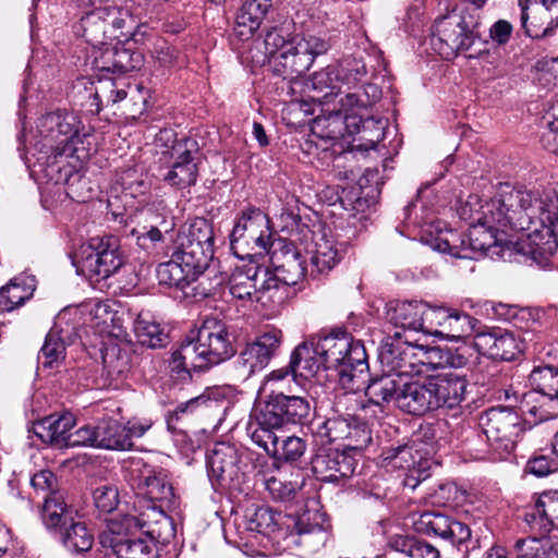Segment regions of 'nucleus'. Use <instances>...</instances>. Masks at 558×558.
Listing matches in <instances>:
<instances>
[{
    "mask_svg": "<svg viewBox=\"0 0 558 558\" xmlns=\"http://www.w3.org/2000/svg\"><path fill=\"white\" fill-rule=\"evenodd\" d=\"M539 201L527 190L499 183L494 197L482 201L470 195L460 216L470 221L466 234L452 230L435 239L434 248L458 258L478 259L492 247L501 245L508 231L531 229V217L539 210Z\"/></svg>",
    "mask_w": 558,
    "mask_h": 558,
    "instance_id": "f257e3e1",
    "label": "nucleus"
},
{
    "mask_svg": "<svg viewBox=\"0 0 558 558\" xmlns=\"http://www.w3.org/2000/svg\"><path fill=\"white\" fill-rule=\"evenodd\" d=\"M171 535L172 529L165 530L141 512L110 520L99 542L106 548L104 558H156V544L168 542Z\"/></svg>",
    "mask_w": 558,
    "mask_h": 558,
    "instance_id": "f03ea898",
    "label": "nucleus"
},
{
    "mask_svg": "<svg viewBox=\"0 0 558 558\" xmlns=\"http://www.w3.org/2000/svg\"><path fill=\"white\" fill-rule=\"evenodd\" d=\"M264 44L275 72L287 77H298L307 72L315 59L331 47L325 37L290 35L277 27L266 33Z\"/></svg>",
    "mask_w": 558,
    "mask_h": 558,
    "instance_id": "7ed1b4c3",
    "label": "nucleus"
},
{
    "mask_svg": "<svg viewBox=\"0 0 558 558\" xmlns=\"http://www.w3.org/2000/svg\"><path fill=\"white\" fill-rule=\"evenodd\" d=\"M314 338L326 368L337 369L343 385L357 390L368 380L367 354L360 341L342 330Z\"/></svg>",
    "mask_w": 558,
    "mask_h": 558,
    "instance_id": "20e7f679",
    "label": "nucleus"
},
{
    "mask_svg": "<svg viewBox=\"0 0 558 558\" xmlns=\"http://www.w3.org/2000/svg\"><path fill=\"white\" fill-rule=\"evenodd\" d=\"M539 201V210L531 217V229L517 241V251L530 256L541 267H547L558 248V196L527 190Z\"/></svg>",
    "mask_w": 558,
    "mask_h": 558,
    "instance_id": "39448f33",
    "label": "nucleus"
},
{
    "mask_svg": "<svg viewBox=\"0 0 558 558\" xmlns=\"http://www.w3.org/2000/svg\"><path fill=\"white\" fill-rule=\"evenodd\" d=\"M283 289L277 276L255 263L235 267L229 279V291L234 299L257 302L271 310L284 302Z\"/></svg>",
    "mask_w": 558,
    "mask_h": 558,
    "instance_id": "423d86ee",
    "label": "nucleus"
},
{
    "mask_svg": "<svg viewBox=\"0 0 558 558\" xmlns=\"http://www.w3.org/2000/svg\"><path fill=\"white\" fill-rule=\"evenodd\" d=\"M269 217L260 209L248 206L236 218L230 234V248L240 259L263 256L270 252L274 241Z\"/></svg>",
    "mask_w": 558,
    "mask_h": 558,
    "instance_id": "0eeeda50",
    "label": "nucleus"
},
{
    "mask_svg": "<svg viewBox=\"0 0 558 558\" xmlns=\"http://www.w3.org/2000/svg\"><path fill=\"white\" fill-rule=\"evenodd\" d=\"M72 263L90 283H100L124 264L119 239L111 234L90 238L80 246Z\"/></svg>",
    "mask_w": 558,
    "mask_h": 558,
    "instance_id": "6e6552de",
    "label": "nucleus"
},
{
    "mask_svg": "<svg viewBox=\"0 0 558 558\" xmlns=\"http://www.w3.org/2000/svg\"><path fill=\"white\" fill-rule=\"evenodd\" d=\"M40 140L36 143L40 153L53 161L58 157H71L76 150L80 138V120L73 113L58 110L49 112L37 121Z\"/></svg>",
    "mask_w": 558,
    "mask_h": 558,
    "instance_id": "1a4fd4ad",
    "label": "nucleus"
},
{
    "mask_svg": "<svg viewBox=\"0 0 558 558\" xmlns=\"http://www.w3.org/2000/svg\"><path fill=\"white\" fill-rule=\"evenodd\" d=\"M480 426L495 459L499 460L506 459L513 451L525 429L519 412L507 407L485 411L480 417Z\"/></svg>",
    "mask_w": 558,
    "mask_h": 558,
    "instance_id": "9d476101",
    "label": "nucleus"
},
{
    "mask_svg": "<svg viewBox=\"0 0 558 558\" xmlns=\"http://www.w3.org/2000/svg\"><path fill=\"white\" fill-rule=\"evenodd\" d=\"M356 117L343 116L342 110H331L317 116L311 125V138L306 142L308 154H323L324 158L333 159V145L342 138L345 133L359 131Z\"/></svg>",
    "mask_w": 558,
    "mask_h": 558,
    "instance_id": "9b49d317",
    "label": "nucleus"
},
{
    "mask_svg": "<svg viewBox=\"0 0 558 558\" xmlns=\"http://www.w3.org/2000/svg\"><path fill=\"white\" fill-rule=\"evenodd\" d=\"M34 492L44 499L41 520L45 526L58 533L74 517L64 499L57 476L49 470H41L31 477Z\"/></svg>",
    "mask_w": 558,
    "mask_h": 558,
    "instance_id": "f8f14e48",
    "label": "nucleus"
},
{
    "mask_svg": "<svg viewBox=\"0 0 558 558\" xmlns=\"http://www.w3.org/2000/svg\"><path fill=\"white\" fill-rule=\"evenodd\" d=\"M266 412L268 424H280L282 427L290 425H305L311 421L313 400L307 393L292 395L272 389L266 399L259 404Z\"/></svg>",
    "mask_w": 558,
    "mask_h": 558,
    "instance_id": "ddd939ff",
    "label": "nucleus"
},
{
    "mask_svg": "<svg viewBox=\"0 0 558 558\" xmlns=\"http://www.w3.org/2000/svg\"><path fill=\"white\" fill-rule=\"evenodd\" d=\"M125 16L126 12L118 7L96 8L81 19L82 36L93 49L106 45L108 39L126 36L122 32Z\"/></svg>",
    "mask_w": 558,
    "mask_h": 558,
    "instance_id": "4468645a",
    "label": "nucleus"
},
{
    "mask_svg": "<svg viewBox=\"0 0 558 558\" xmlns=\"http://www.w3.org/2000/svg\"><path fill=\"white\" fill-rule=\"evenodd\" d=\"M477 23L472 25L461 15L451 14L436 21L434 36L440 44L439 53L445 58L466 51L478 39L475 32Z\"/></svg>",
    "mask_w": 558,
    "mask_h": 558,
    "instance_id": "2eb2a0df",
    "label": "nucleus"
},
{
    "mask_svg": "<svg viewBox=\"0 0 558 558\" xmlns=\"http://www.w3.org/2000/svg\"><path fill=\"white\" fill-rule=\"evenodd\" d=\"M214 243L211 223L204 218H197L181 236L178 248L182 251V259L189 266L206 269L214 256Z\"/></svg>",
    "mask_w": 558,
    "mask_h": 558,
    "instance_id": "dca6fc26",
    "label": "nucleus"
},
{
    "mask_svg": "<svg viewBox=\"0 0 558 558\" xmlns=\"http://www.w3.org/2000/svg\"><path fill=\"white\" fill-rule=\"evenodd\" d=\"M211 367L218 365L235 353L233 336L228 324L216 317H207L196 332Z\"/></svg>",
    "mask_w": 558,
    "mask_h": 558,
    "instance_id": "f3484780",
    "label": "nucleus"
},
{
    "mask_svg": "<svg viewBox=\"0 0 558 558\" xmlns=\"http://www.w3.org/2000/svg\"><path fill=\"white\" fill-rule=\"evenodd\" d=\"M150 426L149 422L129 421L123 424L113 417H102L97 421V448L130 450L133 439L142 437Z\"/></svg>",
    "mask_w": 558,
    "mask_h": 558,
    "instance_id": "a211bd4d",
    "label": "nucleus"
},
{
    "mask_svg": "<svg viewBox=\"0 0 558 558\" xmlns=\"http://www.w3.org/2000/svg\"><path fill=\"white\" fill-rule=\"evenodd\" d=\"M142 498L148 502V511L144 512L149 514V520L155 524H160L165 530H171L172 523L166 513L179 506V498L162 469L159 468L154 482L147 489V494H144Z\"/></svg>",
    "mask_w": 558,
    "mask_h": 558,
    "instance_id": "6ab92c4d",
    "label": "nucleus"
},
{
    "mask_svg": "<svg viewBox=\"0 0 558 558\" xmlns=\"http://www.w3.org/2000/svg\"><path fill=\"white\" fill-rule=\"evenodd\" d=\"M281 284H284V299L289 287L295 286L306 275L305 259L292 242L278 239L275 246L268 253Z\"/></svg>",
    "mask_w": 558,
    "mask_h": 558,
    "instance_id": "aec40b11",
    "label": "nucleus"
},
{
    "mask_svg": "<svg viewBox=\"0 0 558 558\" xmlns=\"http://www.w3.org/2000/svg\"><path fill=\"white\" fill-rule=\"evenodd\" d=\"M240 454L238 449L228 442H218L207 454L208 476L213 485L232 488L239 484Z\"/></svg>",
    "mask_w": 558,
    "mask_h": 558,
    "instance_id": "412c9836",
    "label": "nucleus"
},
{
    "mask_svg": "<svg viewBox=\"0 0 558 558\" xmlns=\"http://www.w3.org/2000/svg\"><path fill=\"white\" fill-rule=\"evenodd\" d=\"M473 347L480 354L499 361H513L521 353L519 339L512 331L501 328L475 331Z\"/></svg>",
    "mask_w": 558,
    "mask_h": 558,
    "instance_id": "4be33fe9",
    "label": "nucleus"
},
{
    "mask_svg": "<svg viewBox=\"0 0 558 558\" xmlns=\"http://www.w3.org/2000/svg\"><path fill=\"white\" fill-rule=\"evenodd\" d=\"M293 518V530L298 539L294 543L306 547L308 550H317L324 545L326 531L324 529V513L317 508L315 500H307L301 511H296Z\"/></svg>",
    "mask_w": 558,
    "mask_h": 558,
    "instance_id": "5701e85b",
    "label": "nucleus"
},
{
    "mask_svg": "<svg viewBox=\"0 0 558 558\" xmlns=\"http://www.w3.org/2000/svg\"><path fill=\"white\" fill-rule=\"evenodd\" d=\"M172 148L177 154V159L171 169L163 175V181L178 189L194 185L198 175V168L194 157V154L198 150L197 142L184 137L178 141Z\"/></svg>",
    "mask_w": 558,
    "mask_h": 558,
    "instance_id": "b1692460",
    "label": "nucleus"
},
{
    "mask_svg": "<svg viewBox=\"0 0 558 558\" xmlns=\"http://www.w3.org/2000/svg\"><path fill=\"white\" fill-rule=\"evenodd\" d=\"M417 532L438 536L452 545L460 546L471 537L470 527L439 512H424L414 521Z\"/></svg>",
    "mask_w": 558,
    "mask_h": 558,
    "instance_id": "393cba45",
    "label": "nucleus"
},
{
    "mask_svg": "<svg viewBox=\"0 0 558 558\" xmlns=\"http://www.w3.org/2000/svg\"><path fill=\"white\" fill-rule=\"evenodd\" d=\"M311 465L317 480L337 482L350 477L354 473L356 461L345 451L319 449L312 458Z\"/></svg>",
    "mask_w": 558,
    "mask_h": 558,
    "instance_id": "a878e982",
    "label": "nucleus"
},
{
    "mask_svg": "<svg viewBox=\"0 0 558 558\" xmlns=\"http://www.w3.org/2000/svg\"><path fill=\"white\" fill-rule=\"evenodd\" d=\"M397 408L410 415L423 416L437 410L429 377L405 381L397 398Z\"/></svg>",
    "mask_w": 558,
    "mask_h": 558,
    "instance_id": "bb28decb",
    "label": "nucleus"
},
{
    "mask_svg": "<svg viewBox=\"0 0 558 558\" xmlns=\"http://www.w3.org/2000/svg\"><path fill=\"white\" fill-rule=\"evenodd\" d=\"M75 328L63 323L59 316L52 328L46 336L45 342L38 355V361L45 368H52L64 359L65 347L76 339Z\"/></svg>",
    "mask_w": 558,
    "mask_h": 558,
    "instance_id": "cd10ccee",
    "label": "nucleus"
},
{
    "mask_svg": "<svg viewBox=\"0 0 558 558\" xmlns=\"http://www.w3.org/2000/svg\"><path fill=\"white\" fill-rule=\"evenodd\" d=\"M524 517L533 533L546 535L553 529H558V490L539 494Z\"/></svg>",
    "mask_w": 558,
    "mask_h": 558,
    "instance_id": "c85d7f7f",
    "label": "nucleus"
},
{
    "mask_svg": "<svg viewBox=\"0 0 558 558\" xmlns=\"http://www.w3.org/2000/svg\"><path fill=\"white\" fill-rule=\"evenodd\" d=\"M171 373L185 379L191 378L192 372H202L211 367L205 352H202V345L197 336L182 342L178 349L171 353L169 361Z\"/></svg>",
    "mask_w": 558,
    "mask_h": 558,
    "instance_id": "c756f323",
    "label": "nucleus"
},
{
    "mask_svg": "<svg viewBox=\"0 0 558 558\" xmlns=\"http://www.w3.org/2000/svg\"><path fill=\"white\" fill-rule=\"evenodd\" d=\"M437 410L440 408L453 409L465 398L468 380L457 372H444L429 376Z\"/></svg>",
    "mask_w": 558,
    "mask_h": 558,
    "instance_id": "7c9ffc66",
    "label": "nucleus"
},
{
    "mask_svg": "<svg viewBox=\"0 0 558 558\" xmlns=\"http://www.w3.org/2000/svg\"><path fill=\"white\" fill-rule=\"evenodd\" d=\"M427 305L422 302H390L387 307V322L396 329L423 333Z\"/></svg>",
    "mask_w": 558,
    "mask_h": 558,
    "instance_id": "2f4dec72",
    "label": "nucleus"
},
{
    "mask_svg": "<svg viewBox=\"0 0 558 558\" xmlns=\"http://www.w3.org/2000/svg\"><path fill=\"white\" fill-rule=\"evenodd\" d=\"M521 8V24L525 34L532 38H544L551 36L558 27V16L538 7L537 3H526V0H519Z\"/></svg>",
    "mask_w": 558,
    "mask_h": 558,
    "instance_id": "473e14b6",
    "label": "nucleus"
},
{
    "mask_svg": "<svg viewBox=\"0 0 558 558\" xmlns=\"http://www.w3.org/2000/svg\"><path fill=\"white\" fill-rule=\"evenodd\" d=\"M519 555L517 558H558V539H551L541 535V537H529L517 542ZM483 558H508L506 548L494 546L489 548Z\"/></svg>",
    "mask_w": 558,
    "mask_h": 558,
    "instance_id": "72a5a7b5",
    "label": "nucleus"
},
{
    "mask_svg": "<svg viewBox=\"0 0 558 558\" xmlns=\"http://www.w3.org/2000/svg\"><path fill=\"white\" fill-rule=\"evenodd\" d=\"M204 269L189 266L182 259V251L177 248L169 262L159 264L156 274L160 284L183 291L194 280L195 274Z\"/></svg>",
    "mask_w": 558,
    "mask_h": 558,
    "instance_id": "f704fd0d",
    "label": "nucleus"
},
{
    "mask_svg": "<svg viewBox=\"0 0 558 558\" xmlns=\"http://www.w3.org/2000/svg\"><path fill=\"white\" fill-rule=\"evenodd\" d=\"M292 380L298 377L310 379L320 369H327L326 364L316 350L315 338L299 344L291 354Z\"/></svg>",
    "mask_w": 558,
    "mask_h": 558,
    "instance_id": "c9c22d12",
    "label": "nucleus"
},
{
    "mask_svg": "<svg viewBox=\"0 0 558 558\" xmlns=\"http://www.w3.org/2000/svg\"><path fill=\"white\" fill-rule=\"evenodd\" d=\"M74 425L73 415L65 413L58 417L53 415L44 417L34 424L33 430L43 442L56 448H65L66 437Z\"/></svg>",
    "mask_w": 558,
    "mask_h": 558,
    "instance_id": "e433bc0d",
    "label": "nucleus"
},
{
    "mask_svg": "<svg viewBox=\"0 0 558 558\" xmlns=\"http://www.w3.org/2000/svg\"><path fill=\"white\" fill-rule=\"evenodd\" d=\"M272 0H245L240 8L234 32L241 39H248L260 27L270 9Z\"/></svg>",
    "mask_w": 558,
    "mask_h": 558,
    "instance_id": "4c0bfd02",
    "label": "nucleus"
},
{
    "mask_svg": "<svg viewBox=\"0 0 558 558\" xmlns=\"http://www.w3.org/2000/svg\"><path fill=\"white\" fill-rule=\"evenodd\" d=\"M418 347L411 344L409 341L396 342L390 345L388 351L384 354V359L396 372V377L403 378L404 375H410L414 372L417 363H425L416 357L415 350ZM423 348L420 347V350Z\"/></svg>",
    "mask_w": 558,
    "mask_h": 558,
    "instance_id": "58836bf2",
    "label": "nucleus"
},
{
    "mask_svg": "<svg viewBox=\"0 0 558 558\" xmlns=\"http://www.w3.org/2000/svg\"><path fill=\"white\" fill-rule=\"evenodd\" d=\"M403 378L393 375H384L372 379L366 387L365 395L368 402L384 413V404L393 401L397 405V398L402 388Z\"/></svg>",
    "mask_w": 558,
    "mask_h": 558,
    "instance_id": "ea45409f",
    "label": "nucleus"
},
{
    "mask_svg": "<svg viewBox=\"0 0 558 558\" xmlns=\"http://www.w3.org/2000/svg\"><path fill=\"white\" fill-rule=\"evenodd\" d=\"M266 412L258 407L250 424L251 438L254 444L263 448L269 456L274 457L279 452V442L276 430L283 428L280 424L271 425L266 420Z\"/></svg>",
    "mask_w": 558,
    "mask_h": 558,
    "instance_id": "a19ab883",
    "label": "nucleus"
},
{
    "mask_svg": "<svg viewBox=\"0 0 558 558\" xmlns=\"http://www.w3.org/2000/svg\"><path fill=\"white\" fill-rule=\"evenodd\" d=\"M340 70L337 62L315 72L311 76V88L317 95L311 96V99L319 104L327 102L328 98L338 95L341 89Z\"/></svg>",
    "mask_w": 558,
    "mask_h": 558,
    "instance_id": "79ce46f5",
    "label": "nucleus"
},
{
    "mask_svg": "<svg viewBox=\"0 0 558 558\" xmlns=\"http://www.w3.org/2000/svg\"><path fill=\"white\" fill-rule=\"evenodd\" d=\"M158 470L159 468L147 463L142 458H132L123 468L124 480L138 497H143L147 494Z\"/></svg>",
    "mask_w": 558,
    "mask_h": 558,
    "instance_id": "37998d69",
    "label": "nucleus"
},
{
    "mask_svg": "<svg viewBox=\"0 0 558 558\" xmlns=\"http://www.w3.org/2000/svg\"><path fill=\"white\" fill-rule=\"evenodd\" d=\"M133 331L137 341L147 348H163L169 341L168 333L148 313H140L134 320Z\"/></svg>",
    "mask_w": 558,
    "mask_h": 558,
    "instance_id": "c03bdc74",
    "label": "nucleus"
},
{
    "mask_svg": "<svg viewBox=\"0 0 558 558\" xmlns=\"http://www.w3.org/2000/svg\"><path fill=\"white\" fill-rule=\"evenodd\" d=\"M388 546L408 558H439V550L432 544L415 536L395 534L388 539Z\"/></svg>",
    "mask_w": 558,
    "mask_h": 558,
    "instance_id": "a18cd8bd",
    "label": "nucleus"
},
{
    "mask_svg": "<svg viewBox=\"0 0 558 558\" xmlns=\"http://www.w3.org/2000/svg\"><path fill=\"white\" fill-rule=\"evenodd\" d=\"M57 534L64 547L71 551L84 553L89 550L94 544V534L86 523L74 518Z\"/></svg>",
    "mask_w": 558,
    "mask_h": 558,
    "instance_id": "49530a36",
    "label": "nucleus"
},
{
    "mask_svg": "<svg viewBox=\"0 0 558 558\" xmlns=\"http://www.w3.org/2000/svg\"><path fill=\"white\" fill-rule=\"evenodd\" d=\"M341 252L331 239L322 238L316 243V250L311 258L312 275L325 274L331 270L341 259Z\"/></svg>",
    "mask_w": 558,
    "mask_h": 558,
    "instance_id": "de8ad7c7",
    "label": "nucleus"
},
{
    "mask_svg": "<svg viewBox=\"0 0 558 558\" xmlns=\"http://www.w3.org/2000/svg\"><path fill=\"white\" fill-rule=\"evenodd\" d=\"M278 517L280 515L272 512L270 508L259 507L250 517H246L245 529L272 537L279 531Z\"/></svg>",
    "mask_w": 558,
    "mask_h": 558,
    "instance_id": "09e8293b",
    "label": "nucleus"
},
{
    "mask_svg": "<svg viewBox=\"0 0 558 558\" xmlns=\"http://www.w3.org/2000/svg\"><path fill=\"white\" fill-rule=\"evenodd\" d=\"M476 323L477 320L469 314L453 310L448 324L445 326V330H440V338L450 340L464 339L475 331Z\"/></svg>",
    "mask_w": 558,
    "mask_h": 558,
    "instance_id": "8fccbe9b",
    "label": "nucleus"
},
{
    "mask_svg": "<svg viewBox=\"0 0 558 558\" xmlns=\"http://www.w3.org/2000/svg\"><path fill=\"white\" fill-rule=\"evenodd\" d=\"M101 83V81H99ZM107 84H100V86H95L94 83H89V87L85 86V89L88 92V97L90 100L89 110L92 112L98 113L101 110V106L104 102L117 104L126 97V92L124 89H114L109 88Z\"/></svg>",
    "mask_w": 558,
    "mask_h": 558,
    "instance_id": "3c124183",
    "label": "nucleus"
},
{
    "mask_svg": "<svg viewBox=\"0 0 558 558\" xmlns=\"http://www.w3.org/2000/svg\"><path fill=\"white\" fill-rule=\"evenodd\" d=\"M337 66L340 70L341 86L345 85L348 88L356 86L367 74L364 61L354 57H345L339 60Z\"/></svg>",
    "mask_w": 558,
    "mask_h": 558,
    "instance_id": "603ef678",
    "label": "nucleus"
},
{
    "mask_svg": "<svg viewBox=\"0 0 558 558\" xmlns=\"http://www.w3.org/2000/svg\"><path fill=\"white\" fill-rule=\"evenodd\" d=\"M33 295V290L25 286L11 281L0 290V306L2 311L11 312L23 305Z\"/></svg>",
    "mask_w": 558,
    "mask_h": 558,
    "instance_id": "864d4df0",
    "label": "nucleus"
},
{
    "mask_svg": "<svg viewBox=\"0 0 558 558\" xmlns=\"http://www.w3.org/2000/svg\"><path fill=\"white\" fill-rule=\"evenodd\" d=\"M453 310L445 307H426L423 335L440 338V330H445Z\"/></svg>",
    "mask_w": 558,
    "mask_h": 558,
    "instance_id": "5fc2aeb1",
    "label": "nucleus"
},
{
    "mask_svg": "<svg viewBox=\"0 0 558 558\" xmlns=\"http://www.w3.org/2000/svg\"><path fill=\"white\" fill-rule=\"evenodd\" d=\"M426 354H428V363L433 364L434 367L462 368L469 362L468 357L450 349L433 348Z\"/></svg>",
    "mask_w": 558,
    "mask_h": 558,
    "instance_id": "6e6d98bb",
    "label": "nucleus"
},
{
    "mask_svg": "<svg viewBox=\"0 0 558 558\" xmlns=\"http://www.w3.org/2000/svg\"><path fill=\"white\" fill-rule=\"evenodd\" d=\"M307 449L306 440L299 436H289L279 445L278 454L274 458L288 463H296L305 454Z\"/></svg>",
    "mask_w": 558,
    "mask_h": 558,
    "instance_id": "4d7b16f0",
    "label": "nucleus"
},
{
    "mask_svg": "<svg viewBox=\"0 0 558 558\" xmlns=\"http://www.w3.org/2000/svg\"><path fill=\"white\" fill-rule=\"evenodd\" d=\"M102 364L111 378H119L129 369V357L120 348L112 347L102 352Z\"/></svg>",
    "mask_w": 558,
    "mask_h": 558,
    "instance_id": "13d9d810",
    "label": "nucleus"
},
{
    "mask_svg": "<svg viewBox=\"0 0 558 558\" xmlns=\"http://www.w3.org/2000/svg\"><path fill=\"white\" fill-rule=\"evenodd\" d=\"M352 422H355V416H332L325 421L324 429L325 435L330 442L347 441L350 434Z\"/></svg>",
    "mask_w": 558,
    "mask_h": 558,
    "instance_id": "bf43d9fd",
    "label": "nucleus"
},
{
    "mask_svg": "<svg viewBox=\"0 0 558 558\" xmlns=\"http://www.w3.org/2000/svg\"><path fill=\"white\" fill-rule=\"evenodd\" d=\"M282 341V332L279 329H269L260 333L252 341V344L266 357L267 363L275 356Z\"/></svg>",
    "mask_w": 558,
    "mask_h": 558,
    "instance_id": "052dcab7",
    "label": "nucleus"
},
{
    "mask_svg": "<svg viewBox=\"0 0 558 558\" xmlns=\"http://www.w3.org/2000/svg\"><path fill=\"white\" fill-rule=\"evenodd\" d=\"M372 442V430L366 422L355 417L352 422L349 437L343 444L345 449L363 450Z\"/></svg>",
    "mask_w": 558,
    "mask_h": 558,
    "instance_id": "680f3d73",
    "label": "nucleus"
},
{
    "mask_svg": "<svg viewBox=\"0 0 558 558\" xmlns=\"http://www.w3.org/2000/svg\"><path fill=\"white\" fill-rule=\"evenodd\" d=\"M239 364L246 376H251L256 372L264 369L268 363L266 357L252 344L247 342L244 349L240 352Z\"/></svg>",
    "mask_w": 558,
    "mask_h": 558,
    "instance_id": "e2e57ef3",
    "label": "nucleus"
},
{
    "mask_svg": "<svg viewBox=\"0 0 558 558\" xmlns=\"http://www.w3.org/2000/svg\"><path fill=\"white\" fill-rule=\"evenodd\" d=\"M116 74H125L138 70L143 58L140 52L123 46H114Z\"/></svg>",
    "mask_w": 558,
    "mask_h": 558,
    "instance_id": "0e129e2a",
    "label": "nucleus"
},
{
    "mask_svg": "<svg viewBox=\"0 0 558 558\" xmlns=\"http://www.w3.org/2000/svg\"><path fill=\"white\" fill-rule=\"evenodd\" d=\"M93 498L96 508L101 512H112L119 505V492L112 484H101L96 487Z\"/></svg>",
    "mask_w": 558,
    "mask_h": 558,
    "instance_id": "69168bd1",
    "label": "nucleus"
},
{
    "mask_svg": "<svg viewBox=\"0 0 558 558\" xmlns=\"http://www.w3.org/2000/svg\"><path fill=\"white\" fill-rule=\"evenodd\" d=\"M265 486L275 499L281 501H292L302 498L300 488H296L292 483H284L274 476L266 480Z\"/></svg>",
    "mask_w": 558,
    "mask_h": 558,
    "instance_id": "338daca9",
    "label": "nucleus"
},
{
    "mask_svg": "<svg viewBox=\"0 0 558 558\" xmlns=\"http://www.w3.org/2000/svg\"><path fill=\"white\" fill-rule=\"evenodd\" d=\"M97 423L86 424L77 428L75 432L70 430L66 437L65 448L92 446L97 448Z\"/></svg>",
    "mask_w": 558,
    "mask_h": 558,
    "instance_id": "774afa93",
    "label": "nucleus"
}]
</instances>
